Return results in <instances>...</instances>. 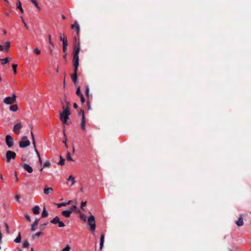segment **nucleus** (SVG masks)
<instances>
[{
    "label": "nucleus",
    "instance_id": "17",
    "mask_svg": "<svg viewBox=\"0 0 251 251\" xmlns=\"http://www.w3.org/2000/svg\"><path fill=\"white\" fill-rule=\"evenodd\" d=\"M71 213V211L69 210L63 211L61 213L62 215L66 218L70 217Z\"/></svg>",
    "mask_w": 251,
    "mask_h": 251
},
{
    "label": "nucleus",
    "instance_id": "22",
    "mask_svg": "<svg viewBox=\"0 0 251 251\" xmlns=\"http://www.w3.org/2000/svg\"><path fill=\"white\" fill-rule=\"evenodd\" d=\"M9 109L12 112H16L18 110V107L17 104L12 105L10 106Z\"/></svg>",
    "mask_w": 251,
    "mask_h": 251
},
{
    "label": "nucleus",
    "instance_id": "15",
    "mask_svg": "<svg viewBox=\"0 0 251 251\" xmlns=\"http://www.w3.org/2000/svg\"><path fill=\"white\" fill-rule=\"evenodd\" d=\"M23 168L28 173H31L33 171L32 167L27 164H24L23 166Z\"/></svg>",
    "mask_w": 251,
    "mask_h": 251
},
{
    "label": "nucleus",
    "instance_id": "23",
    "mask_svg": "<svg viewBox=\"0 0 251 251\" xmlns=\"http://www.w3.org/2000/svg\"><path fill=\"white\" fill-rule=\"evenodd\" d=\"M67 180L71 181V185H73L75 182V177L72 175H70L69 176V178L67 179Z\"/></svg>",
    "mask_w": 251,
    "mask_h": 251
},
{
    "label": "nucleus",
    "instance_id": "47",
    "mask_svg": "<svg viewBox=\"0 0 251 251\" xmlns=\"http://www.w3.org/2000/svg\"><path fill=\"white\" fill-rule=\"evenodd\" d=\"M80 98V100H81V102L82 103H83L85 101V98L84 97H83V95H82L81 96H80L79 97Z\"/></svg>",
    "mask_w": 251,
    "mask_h": 251
},
{
    "label": "nucleus",
    "instance_id": "32",
    "mask_svg": "<svg viewBox=\"0 0 251 251\" xmlns=\"http://www.w3.org/2000/svg\"><path fill=\"white\" fill-rule=\"evenodd\" d=\"M65 159H64L62 156H60V161L58 162V164L60 165H63L65 163Z\"/></svg>",
    "mask_w": 251,
    "mask_h": 251
},
{
    "label": "nucleus",
    "instance_id": "33",
    "mask_svg": "<svg viewBox=\"0 0 251 251\" xmlns=\"http://www.w3.org/2000/svg\"><path fill=\"white\" fill-rule=\"evenodd\" d=\"M23 248H28L29 246V243L27 240H25L23 244Z\"/></svg>",
    "mask_w": 251,
    "mask_h": 251
},
{
    "label": "nucleus",
    "instance_id": "11",
    "mask_svg": "<svg viewBox=\"0 0 251 251\" xmlns=\"http://www.w3.org/2000/svg\"><path fill=\"white\" fill-rule=\"evenodd\" d=\"M71 27L72 29H74L76 30V34H77V35L78 36L79 30H80V27H79V25L77 23V22L75 21V22L74 24L72 25H71Z\"/></svg>",
    "mask_w": 251,
    "mask_h": 251
},
{
    "label": "nucleus",
    "instance_id": "35",
    "mask_svg": "<svg viewBox=\"0 0 251 251\" xmlns=\"http://www.w3.org/2000/svg\"><path fill=\"white\" fill-rule=\"evenodd\" d=\"M17 64H13L12 65V69H13V72H14V74H17Z\"/></svg>",
    "mask_w": 251,
    "mask_h": 251
},
{
    "label": "nucleus",
    "instance_id": "64",
    "mask_svg": "<svg viewBox=\"0 0 251 251\" xmlns=\"http://www.w3.org/2000/svg\"><path fill=\"white\" fill-rule=\"evenodd\" d=\"M82 111H83L82 110H81L79 112H78V115H82V112H81Z\"/></svg>",
    "mask_w": 251,
    "mask_h": 251
},
{
    "label": "nucleus",
    "instance_id": "6",
    "mask_svg": "<svg viewBox=\"0 0 251 251\" xmlns=\"http://www.w3.org/2000/svg\"><path fill=\"white\" fill-rule=\"evenodd\" d=\"M5 143L9 148H11L14 145V140L10 135H7L5 137Z\"/></svg>",
    "mask_w": 251,
    "mask_h": 251
},
{
    "label": "nucleus",
    "instance_id": "30",
    "mask_svg": "<svg viewBox=\"0 0 251 251\" xmlns=\"http://www.w3.org/2000/svg\"><path fill=\"white\" fill-rule=\"evenodd\" d=\"M42 234H43L42 232H41V231L38 232H37L36 233H35V234L32 235L31 237L33 239H34L36 237H39Z\"/></svg>",
    "mask_w": 251,
    "mask_h": 251
},
{
    "label": "nucleus",
    "instance_id": "40",
    "mask_svg": "<svg viewBox=\"0 0 251 251\" xmlns=\"http://www.w3.org/2000/svg\"><path fill=\"white\" fill-rule=\"evenodd\" d=\"M71 249V247L69 245H67V246L64 248L63 250H62V251H69Z\"/></svg>",
    "mask_w": 251,
    "mask_h": 251
},
{
    "label": "nucleus",
    "instance_id": "19",
    "mask_svg": "<svg viewBox=\"0 0 251 251\" xmlns=\"http://www.w3.org/2000/svg\"><path fill=\"white\" fill-rule=\"evenodd\" d=\"M40 207L38 205L35 206L32 208V212L34 214H38L39 213Z\"/></svg>",
    "mask_w": 251,
    "mask_h": 251
},
{
    "label": "nucleus",
    "instance_id": "51",
    "mask_svg": "<svg viewBox=\"0 0 251 251\" xmlns=\"http://www.w3.org/2000/svg\"><path fill=\"white\" fill-rule=\"evenodd\" d=\"M65 103H66V104H67V106H66V107H68V108H69V107H70V105H71L69 101H67L66 99H65Z\"/></svg>",
    "mask_w": 251,
    "mask_h": 251
},
{
    "label": "nucleus",
    "instance_id": "60",
    "mask_svg": "<svg viewBox=\"0 0 251 251\" xmlns=\"http://www.w3.org/2000/svg\"><path fill=\"white\" fill-rule=\"evenodd\" d=\"M22 160L23 161H26V158H25V157L24 156H22Z\"/></svg>",
    "mask_w": 251,
    "mask_h": 251
},
{
    "label": "nucleus",
    "instance_id": "50",
    "mask_svg": "<svg viewBox=\"0 0 251 251\" xmlns=\"http://www.w3.org/2000/svg\"><path fill=\"white\" fill-rule=\"evenodd\" d=\"M86 204V201H82L81 203V208L83 209V207Z\"/></svg>",
    "mask_w": 251,
    "mask_h": 251
},
{
    "label": "nucleus",
    "instance_id": "52",
    "mask_svg": "<svg viewBox=\"0 0 251 251\" xmlns=\"http://www.w3.org/2000/svg\"><path fill=\"white\" fill-rule=\"evenodd\" d=\"M89 87L87 86L86 88V95L87 96H88L89 95Z\"/></svg>",
    "mask_w": 251,
    "mask_h": 251
},
{
    "label": "nucleus",
    "instance_id": "8",
    "mask_svg": "<svg viewBox=\"0 0 251 251\" xmlns=\"http://www.w3.org/2000/svg\"><path fill=\"white\" fill-rule=\"evenodd\" d=\"M22 127V124L20 123H18L14 125L13 127V132L16 134H19L20 132L21 129Z\"/></svg>",
    "mask_w": 251,
    "mask_h": 251
},
{
    "label": "nucleus",
    "instance_id": "49",
    "mask_svg": "<svg viewBox=\"0 0 251 251\" xmlns=\"http://www.w3.org/2000/svg\"><path fill=\"white\" fill-rule=\"evenodd\" d=\"M79 66V61H74V67H78Z\"/></svg>",
    "mask_w": 251,
    "mask_h": 251
},
{
    "label": "nucleus",
    "instance_id": "55",
    "mask_svg": "<svg viewBox=\"0 0 251 251\" xmlns=\"http://www.w3.org/2000/svg\"><path fill=\"white\" fill-rule=\"evenodd\" d=\"M78 67H74V74H77Z\"/></svg>",
    "mask_w": 251,
    "mask_h": 251
},
{
    "label": "nucleus",
    "instance_id": "9",
    "mask_svg": "<svg viewBox=\"0 0 251 251\" xmlns=\"http://www.w3.org/2000/svg\"><path fill=\"white\" fill-rule=\"evenodd\" d=\"M81 112H82V117L81 118L80 126H81V129L83 131H85L86 130V126H85L86 120H85V116H84V111H82Z\"/></svg>",
    "mask_w": 251,
    "mask_h": 251
},
{
    "label": "nucleus",
    "instance_id": "21",
    "mask_svg": "<svg viewBox=\"0 0 251 251\" xmlns=\"http://www.w3.org/2000/svg\"><path fill=\"white\" fill-rule=\"evenodd\" d=\"M10 47V44L9 42H6L4 43V49L6 51H8Z\"/></svg>",
    "mask_w": 251,
    "mask_h": 251
},
{
    "label": "nucleus",
    "instance_id": "24",
    "mask_svg": "<svg viewBox=\"0 0 251 251\" xmlns=\"http://www.w3.org/2000/svg\"><path fill=\"white\" fill-rule=\"evenodd\" d=\"M77 74H73L71 75V78L74 83L75 84L77 81Z\"/></svg>",
    "mask_w": 251,
    "mask_h": 251
},
{
    "label": "nucleus",
    "instance_id": "61",
    "mask_svg": "<svg viewBox=\"0 0 251 251\" xmlns=\"http://www.w3.org/2000/svg\"><path fill=\"white\" fill-rule=\"evenodd\" d=\"M39 163H40V164L41 165H42V160H41V157L39 158Z\"/></svg>",
    "mask_w": 251,
    "mask_h": 251
},
{
    "label": "nucleus",
    "instance_id": "3",
    "mask_svg": "<svg viewBox=\"0 0 251 251\" xmlns=\"http://www.w3.org/2000/svg\"><path fill=\"white\" fill-rule=\"evenodd\" d=\"M16 153L11 151H7L6 152V161L9 163L12 160H14L16 157Z\"/></svg>",
    "mask_w": 251,
    "mask_h": 251
},
{
    "label": "nucleus",
    "instance_id": "36",
    "mask_svg": "<svg viewBox=\"0 0 251 251\" xmlns=\"http://www.w3.org/2000/svg\"><path fill=\"white\" fill-rule=\"evenodd\" d=\"M4 226L5 227V231H6V232H7V234H9L10 233V230H9V228L8 225H7V224L6 223H4Z\"/></svg>",
    "mask_w": 251,
    "mask_h": 251
},
{
    "label": "nucleus",
    "instance_id": "20",
    "mask_svg": "<svg viewBox=\"0 0 251 251\" xmlns=\"http://www.w3.org/2000/svg\"><path fill=\"white\" fill-rule=\"evenodd\" d=\"M104 241V235L102 234L100 235V250H102Z\"/></svg>",
    "mask_w": 251,
    "mask_h": 251
},
{
    "label": "nucleus",
    "instance_id": "62",
    "mask_svg": "<svg viewBox=\"0 0 251 251\" xmlns=\"http://www.w3.org/2000/svg\"><path fill=\"white\" fill-rule=\"evenodd\" d=\"M64 53H65V54H64V55H63V58H64V59H66V56H67V52Z\"/></svg>",
    "mask_w": 251,
    "mask_h": 251
},
{
    "label": "nucleus",
    "instance_id": "43",
    "mask_svg": "<svg viewBox=\"0 0 251 251\" xmlns=\"http://www.w3.org/2000/svg\"><path fill=\"white\" fill-rule=\"evenodd\" d=\"M67 46H68V45H65L64 44V45H63V51L64 53L67 52L66 50H67Z\"/></svg>",
    "mask_w": 251,
    "mask_h": 251
},
{
    "label": "nucleus",
    "instance_id": "26",
    "mask_svg": "<svg viewBox=\"0 0 251 251\" xmlns=\"http://www.w3.org/2000/svg\"><path fill=\"white\" fill-rule=\"evenodd\" d=\"M71 201H68L67 202H62V203H58L57 204V207L58 208H60V207H61L62 206H66V205H67L68 204H69L70 203Z\"/></svg>",
    "mask_w": 251,
    "mask_h": 251
},
{
    "label": "nucleus",
    "instance_id": "42",
    "mask_svg": "<svg viewBox=\"0 0 251 251\" xmlns=\"http://www.w3.org/2000/svg\"><path fill=\"white\" fill-rule=\"evenodd\" d=\"M21 19H22V21L23 24H24L25 26L26 27V29H28V27L26 23L25 22V19H24V18L23 17H21Z\"/></svg>",
    "mask_w": 251,
    "mask_h": 251
},
{
    "label": "nucleus",
    "instance_id": "38",
    "mask_svg": "<svg viewBox=\"0 0 251 251\" xmlns=\"http://www.w3.org/2000/svg\"><path fill=\"white\" fill-rule=\"evenodd\" d=\"M73 61H79L78 55H73Z\"/></svg>",
    "mask_w": 251,
    "mask_h": 251
},
{
    "label": "nucleus",
    "instance_id": "13",
    "mask_svg": "<svg viewBox=\"0 0 251 251\" xmlns=\"http://www.w3.org/2000/svg\"><path fill=\"white\" fill-rule=\"evenodd\" d=\"M59 38L60 41L62 42L63 45L64 44L65 45H68V42L66 37H65L64 34L60 33L59 34Z\"/></svg>",
    "mask_w": 251,
    "mask_h": 251
},
{
    "label": "nucleus",
    "instance_id": "63",
    "mask_svg": "<svg viewBox=\"0 0 251 251\" xmlns=\"http://www.w3.org/2000/svg\"><path fill=\"white\" fill-rule=\"evenodd\" d=\"M15 179L18 181V178L17 177V176L16 174H15Z\"/></svg>",
    "mask_w": 251,
    "mask_h": 251
},
{
    "label": "nucleus",
    "instance_id": "12",
    "mask_svg": "<svg viewBox=\"0 0 251 251\" xmlns=\"http://www.w3.org/2000/svg\"><path fill=\"white\" fill-rule=\"evenodd\" d=\"M53 190L51 187H49L47 185H46L44 189V193L45 195H49L53 192Z\"/></svg>",
    "mask_w": 251,
    "mask_h": 251
},
{
    "label": "nucleus",
    "instance_id": "14",
    "mask_svg": "<svg viewBox=\"0 0 251 251\" xmlns=\"http://www.w3.org/2000/svg\"><path fill=\"white\" fill-rule=\"evenodd\" d=\"M236 224L238 226H241L244 225L243 215H240L239 218L236 222Z\"/></svg>",
    "mask_w": 251,
    "mask_h": 251
},
{
    "label": "nucleus",
    "instance_id": "2",
    "mask_svg": "<svg viewBox=\"0 0 251 251\" xmlns=\"http://www.w3.org/2000/svg\"><path fill=\"white\" fill-rule=\"evenodd\" d=\"M90 216L88 219V225L90 227V229L91 231H94L96 229V224L95 221V217L91 214V212H89Z\"/></svg>",
    "mask_w": 251,
    "mask_h": 251
},
{
    "label": "nucleus",
    "instance_id": "4",
    "mask_svg": "<svg viewBox=\"0 0 251 251\" xmlns=\"http://www.w3.org/2000/svg\"><path fill=\"white\" fill-rule=\"evenodd\" d=\"M30 144V141L27 139V136H23L19 142V146L21 148H25L29 146Z\"/></svg>",
    "mask_w": 251,
    "mask_h": 251
},
{
    "label": "nucleus",
    "instance_id": "34",
    "mask_svg": "<svg viewBox=\"0 0 251 251\" xmlns=\"http://www.w3.org/2000/svg\"><path fill=\"white\" fill-rule=\"evenodd\" d=\"M76 94L77 96L78 97H80V96H81L82 95H83L81 92H80V87H78L77 89H76Z\"/></svg>",
    "mask_w": 251,
    "mask_h": 251
},
{
    "label": "nucleus",
    "instance_id": "37",
    "mask_svg": "<svg viewBox=\"0 0 251 251\" xmlns=\"http://www.w3.org/2000/svg\"><path fill=\"white\" fill-rule=\"evenodd\" d=\"M50 163L49 160H48L45 162V163L43 165V166H44V167H50Z\"/></svg>",
    "mask_w": 251,
    "mask_h": 251
},
{
    "label": "nucleus",
    "instance_id": "44",
    "mask_svg": "<svg viewBox=\"0 0 251 251\" xmlns=\"http://www.w3.org/2000/svg\"><path fill=\"white\" fill-rule=\"evenodd\" d=\"M76 208L77 207L75 205H73L69 210L71 211V212L72 213V212L75 210Z\"/></svg>",
    "mask_w": 251,
    "mask_h": 251
},
{
    "label": "nucleus",
    "instance_id": "39",
    "mask_svg": "<svg viewBox=\"0 0 251 251\" xmlns=\"http://www.w3.org/2000/svg\"><path fill=\"white\" fill-rule=\"evenodd\" d=\"M34 51L37 55H39L41 53V50L38 48L34 49Z\"/></svg>",
    "mask_w": 251,
    "mask_h": 251
},
{
    "label": "nucleus",
    "instance_id": "45",
    "mask_svg": "<svg viewBox=\"0 0 251 251\" xmlns=\"http://www.w3.org/2000/svg\"><path fill=\"white\" fill-rule=\"evenodd\" d=\"M25 218L27 220H28L29 222H30V221H31L30 217V216H29L28 215H27V214H25Z\"/></svg>",
    "mask_w": 251,
    "mask_h": 251
},
{
    "label": "nucleus",
    "instance_id": "1",
    "mask_svg": "<svg viewBox=\"0 0 251 251\" xmlns=\"http://www.w3.org/2000/svg\"><path fill=\"white\" fill-rule=\"evenodd\" d=\"M62 104L63 111L60 113V119L63 123V124H67V121L69 119V116L70 115V108L65 107L63 105V102L61 101Z\"/></svg>",
    "mask_w": 251,
    "mask_h": 251
},
{
    "label": "nucleus",
    "instance_id": "29",
    "mask_svg": "<svg viewBox=\"0 0 251 251\" xmlns=\"http://www.w3.org/2000/svg\"><path fill=\"white\" fill-rule=\"evenodd\" d=\"M66 158L68 161H73L74 160L72 159V158L71 156V153L70 152L67 151Z\"/></svg>",
    "mask_w": 251,
    "mask_h": 251
},
{
    "label": "nucleus",
    "instance_id": "31",
    "mask_svg": "<svg viewBox=\"0 0 251 251\" xmlns=\"http://www.w3.org/2000/svg\"><path fill=\"white\" fill-rule=\"evenodd\" d=\"M31 2L35 5V6L38 9H40V7H39L38 3L35 0H29Z\"/></svg>",
    "mask_w": 251,
    "mask_h": 251
},
{
    "label": "nucleus",
    "instance_id": "18",
    "mask_svg": "<svg viewBox=\"0 0 251 251\" xmlns=\"http://www.w3.org/2000/svg\"><path fill=\"white\" fill-rule=\"evenodd\" d=\"M17 9H19L21 13H23L24 11L22 7V4L20 0H18L16 3Z\"/></svg>",
    "mask_w": 251,
    "mask_h": 251
},
{
    "label": "nucleus",
    "instance_id": "28",
    "mask_svg": "<svg viewBox=\"0 0 251 251\" xmlns=\"http://www.w3.org/2000/svg\"><path fill=\"white\" fill-rule=\"evenodd\" d=\"M9 60V57H6L4 59H0V60L1 61V64L2 65H5V64H7Z\"/></svg>",
    "mask_w": 251,
    "mask_h": 251
},
{
    "label": "nucleus",
    "instance_id": "59",
    "mask_svg": "<svg viewBox=\"0 0 251 251\" xmlns=\"http://www.w3.org/2000/svg\"><path fill=\"white\" fill-rule=\"evenodd\" d=\"M73 106L75 108H77V104L76 103H74L73 104Z\"/></svg>",
    "mask_w": 251,
    "mask_h": 251
},
{
    "label": "nucleus",
    "instance_id": "48",
    "mask_svg": "<svg viewBox=\"0 0 251 251\" xmlns=\"http://www.w3.org/2000/svg\"><path fill=\"white\" fill-rule=\"evenodd\" d=\"M15 199L16 200V201H18V202H20V196L19 195H16L15 197Z\"/></svg>",
    "mask_w": 251,
    "mask_h": 251
},
{
    "label": "nucleus",
    "instance_id": "57",
    "mask_svg": "<svg viewBox=\"0 0 251 251\" xmlns=\"http://www.w3.org/2000/svg\"><path fill=\"white\" fill-rule=\"evenodd\" d=\"M0 179L2 180V182H4V179L2 174L0 175Z\"/></svg>",
    "mask_w": 251,
    "mask_h": 251
},
{
    "label": "nucleus",
    "instance_id": "41",
    "mask_svg": "<svg viewBox=\"0 0 251 251\" xmlns=\"http://www.w3.org/2000/svg\"><path fill=\"white\" fill-rule=\"evenodd\" d=\"M80 219L84 221H86V216L84 215V214H81L80 215Z\"/></svg>",
    "mask_w": 251,
    "mask_h": 251
},
{
    "label": "nucleus",
    "instance_id": "16",
    "mask_svg": "<svg viewBox=\"0 0 251 251\" xmlns=\"http://www.w3.org/2000/svg\"><path fill=\"white\" fill-rule=\"evenodd\" d=\"M39 221V219H36L34 222L32 224L31 227V230L32 231H34L36 230V227L38 226Z\"/></svg>",
    "mask_w": 251,
    "mask_h": 251
},
{
    "label": "nucleus",
    "instance_id": "5",
    "mask_svg": "<svg viewBox=\"0 0 251 251\" xmlns=\"http://www.w3.org/2000/svg\"><path fill=\"white\" fill-rule=\"evenodd\" d=\"M16 100V96L13 94L12 97H8L3 100V102L6 104H12Z\"/></svg>",
    "mask_w": 251,
    "mask_h": 251
},
{
    "label": "nucleus",
    "instance_id": "10",
    "mask_svg": "<svg viewBox=\"0 0 251 251\" xmlns=\"http://www.w3.org/2000/svg\"><path fill=\"white\" fill-rule=\"evenodd\" d=\"M80 50V47L79 43H78L77 45H75L74 48L73 55H78Z\"/></svg>",
    "mask_w": 251,
    "mask_h": 251
},
{
    "label": "nucleus",
    "instance_id": "46",
    "mask_svg": "<svg viewBox=\"0 0 251 251\" xmlns=\"http://www.w3.org/2000/svg\"><path fill=\"white\" fill-rule=\"evenodd\" d=\"M47 224H48V223H44V224H43L41 225H40V229H41V230H43V228H44V226H47Z\"/></svg>",
    "mask_w": 251,
    "mask_h": 251
},
{
    "label": "nucleus",
    "instance_id": "27",
    "mask_svg": "<svg viewBox=\"0 0 251 251\" xmlns=\"http://www.w3.org/2000/svg\"><path fill=\"white\" fill-rule=\"evenodd\" d=\"M21 241V235L20 232H19L18 236L14 239V242L16 243H20Z\"/></svg>",
    "mask_w": 251,
    "mask_h": 251
},
{
    "label": "nucleus",
    "instance_id": "56",
    "mask_svg": "<svg viewBox=\"0 0 251 251\" xmlns=\"http://www.w3.org/2000/svg\"><path fill=\"white\" fill-rule=\"evenodd\" d=\"M32 144L33 145L34 148H36V143H35V140H32Z\"/></svg>",
    "mask_w": 251,
    "mask_h": 251
},
{
    "label": "nucleus",
    "instance_id": "53",
    "mask_svg": "<svg viewBox=\"0 0 251 251\" xmlns=\"http://www.w3.org/2000/svg\"><path fill=\"white\" fill-rule=\"evenodd\" d=\"M30 134H31V137H32V140H35L34 135L32 131H30Z\"/></svg>",
    "mask_w": 251,
    "mask_h": 251
},
{
    "label": "nucleus",
    "instance_id": "58",
    "mask_svg": "<svg viewBox=\"0 0 251 251\" xmlns=\"http://www.w3.org/2000/svg\"><path fill=\"white\" fill-rule=\"evenodd\" d=\"M4 50L3 46L0 45V51H2Z\"/></svg>",
    "mask_w": 251,
    "mask_h": 251
},
{
    "label": "nucleus",
    "instance_id": "7",
    "mask_svg": "<svg viewBox=\"0 0 251 251\" xmlns=\"http://www.w3.org/2000/svg\"><path fill=\"white\" fill-rule=\"evenodd\" d=\"M50 223L53 224H58L59 227H63L65 226V224L63 222L60 221V219L58 216H56L54 219L50 221Z\"/></svg>",
    "mask_w": 251,
    "mask_h": 251
},
{
    "label": "nucleus",
    "instance_id": "54",
    "mask_svg": "<svg viewBox=\"0 0 251 251\" xmlns=\"http://www.w3.org/2000/svg\"><path fill=\"white\" fill-rule=\"evenodd\" d=\"M49 40L50 44L52 45L53 43H52V41H51V36L50 35L49 36Z\"/></svg>",
    "mask_w": 251,
    "mask_h": 251
},
{
    "label": "nucleus",
    "instance_id": "25",
    "mask_svg": "<svg viewBox=\"0 0 251 251\" xmlns=\"http://www.w3.org/2000/svg\"><path fill=\"white\" fill-rule=\"evenodd\" d=\"M48 212L46 210L45 207L44 206L43 210L42 213V218L46 217L48 216Z\"/></svg>",
    "mask_w": 251,
    "mask_h": 251
}]
</instances>
